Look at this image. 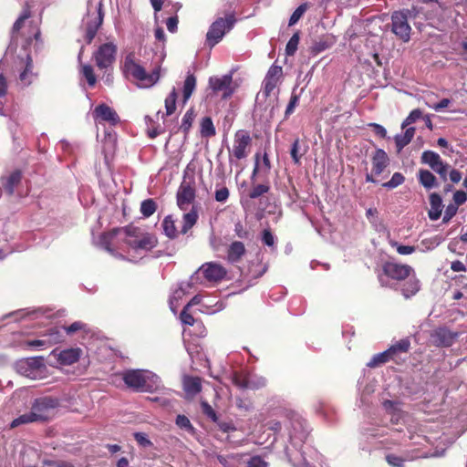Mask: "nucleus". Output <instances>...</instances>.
Masks as SVG:
<instances>
[{"label":"nucleus","instance_id":"1","mask_svg":"<svg viewBox=\"0 0 467 467\" xmlns=\"http://www.w3.org/2000/svg\"><path fill=\"white\" fill-rule=\"evenodd\" d=\"M118 242L125 243L130 251L140 256L153 249L158 244L157 237L154 234L147 232L144 228L131 224L101 234L99 244L101 247L112 253L117 247Z\"/></svg>","mask_w":467,"mask_h":467},{"label":"nucleus","instance_id":"2","mask_svg":"<svg viewBox=\"0 0 467 467\" xmlns=\"http://www.w3.org/2000/svg\"><path fill=\"white\" fill-rule=\"evenodd\" d=\"M125 384L136 391L156 392L161 389V380L155 373L145 369H129L123 372Z\"/></svg>","mask_w":467,"mask_h":467},{"label":"nucleus","instance_id":"3","mask_svg":"<svg viewBox=\"0 0 467 467\" xmlns=\"http://www.w3.org/2000/svg\"><path fill=\"white\" fill-rule=\"evenodd\" d=\"M252 137L245 130H239L234 133L233 144L228 148L229 162L239 167V161L246 159L252 149Z\"/></svg>","mask_w":467,"mask_h":467},{"label":"nucleus","instance_id":"4","mask_svg":"<svg viewBox=\"0 0 467 467\" xmlns=\"http://www.w3.org/2000/svg\"><path fill=\"white\" fill-rule=\"evenodd\" d=\"M17 373L32 379H40L47 376V366L43 357L23 358L16 362Z\"/></svg>","mask_w":467,"mask_h":467},{"label":"nucleus","instance_id":"5","mask_svg":"<svg viewBox=\"0 0 467 467\" xmlns=\"http://www.w3.org/2000/svg\"><path fill=\"white\" fill-rule=\"evenodd\" d=\"M126 73L140 82V87L148 88L153 86L160 78V68H155L151 73H147L143 67L136 63L130 56H128L124 63Z\"/></svg>","mask_w":467,"mask_h":467},{"label":"nucleus","instance_id":"6","mask_svg":"<svg viewBox=\"0 0 467 467\" xmlns=\"http://www.w3.org/2000/svg\"><path fill=\"white\" fill-rule=\"evenodd\" d=\"M102 22L103 15L101 11V4L99 3L94 7H89L81 25V28L85 32V40L87 44H90L92 42Z\"/></svg>","mask_w":467,"mask_h":467},{"label":"nucleus","instance_id":"7","mask_svg":"<svg viewBox=\"0 0 467 467\" xmlns=\"http://www.w3.org/2000/svg\"><path fill=\"white\" fill-rule=\"evenodd\" d=\"M235 19L234 15H228L225 18L220 17L216 19L210 26L207 35L206 40L207 43L213 47L216 45L225 35L227 31H229L234 25Z\"/></svg>","mask_w":467,"mask_h":467},{"label":"nucleus","instance_id":"8","mask_svg":"<svg viewBox=\"0 0 467 467\" xmlns=\"http://www.w3.org/2000/svg\"><path fill=\"white\" fill-rule=\"evenodd\" d=\"M58 401L56 399L44 397L36 400L33 403L30 412L36 421H44L52 418L54 410L57 407Z\"/></svg>","mask_w":467,"mask_h":467},{"label":"nucleus","instance_id":"9","mask_svg":"<svg viewBox=\"0 0 467 467\" xmlns=\"http://www.w3.org/2000/svg\"><path fill=\"white\" fill-rule=\"evenodd\" d=\"M409 10L396 11L391 16L392 32L403 42L410 39L411 27L408 23Z\"/></svg>","mask_w":467,"mask_h":467},{"label":"nucleus","instance_id":"10","mask_svg":"<svg viewBox=\"0 0 467 467\" xmlns=\"http://www.w3.org/2000/svg\"><path fill=\"white\" fill-rule=\"evenodd\" d=\"M286 427L290 441L295 446L300 445L306 440L308 430L306 421L299 415L292 414Z\"/></svg>","mask_w":467,"mask_h":467},{"label":"nucleus","instance_id":"11","mask_svg":"<svg viewBox=\"0 0 467 467\" xmlns=\"http://www.w3.org/2000/svg\"><path fill=\"white\" fill-rule=\"evenodd\" d=\"M201 275L209 282H218L226 275V270L220 264L209 262L199 267V269L192 275L191 279H198Z\"/></svg>","mask_w":467,"mask_h":467},{"label":"nucleus","instance_id":"12","mask_svg":"<svg viewBox=\"0 0 467 467\" xmlns=\"http://www.w3.org/2000/svg\"><path fill=\"white\" fill-rule=\"evenodd\" d=\"M116 54L117 46L112 42H109L101 45L94 53L93 57L96 65L99 68H107L114 63L116 59Z\"/></svg>","mask_w":467,"mask_h":467},{"label":"nucleus","instance_id":"13","mask_svg":"<svg viewBox=\"0 0 467 467\" xmlns=\"http://www.w3.org/2000/svg\"><path fill=\"white\" fill-rule=\"evenodd\" d=\"M282 74L283 69L281 67L276 65H272L270 67L263 81V88L261 90L262 96L265 98L271 96V94L277 88Z\"/></svg>","mask_w":467,"mask_h":467},{"label":"nucleus","instance_id":"14","mask_svg":"<svg viewBox=\"0 0 467 467\" xmlns=\"http://www.w3.org/2000/svg\"><path fill=\"white\" fill-rule=\"evenodd\" d=\"M383 272L388 277L400 281L410 276L414 269L409 265L387 262L383 265Z\"/></svg>","mask_w":467,"mask_h":467},{"label":"nucleus","instance_id":"15","mask_svg":"<svg viewBox=\"0 0 467 467\" xmlns=\"http://www.w3.org/2000/svg\"><path fill=\"white\" fill-rule=\"evenodd\" d=\"M195 199V188L192 182L183 181L177 192V204L182 211H186Z\"/></svg>","mask_w":467,"mask_h":467},{"label":"nucleus","instance_id":"16","mask_svg":"<svg viewBox=\"0 0 467 467\" xmlns=\"http://www.w3.org/2000/svg\"><path fill=\"white\" fill-rule=\"evenodd\" d=\"M459 334L452 332L446 327H439L435 329L431 335V341L437 347H451L458 338Z\"/></svg>","mask_w":467,"mask_h":467},{"label":"nucleus","instance_id":"17","mask_svg":"<svg viewBox=\"0 0 467 467\" xmlns=\"http://www.w3.org/2000/svg\"><path fill=\"white\" fill-rule=\"evenodd\" d=\"M19 84L22 87H28L35 79L36 75L33 73V62L30 56H26V61H19Z\"/></svg>","mask_w":467,"mask_h":467},{"label":"nucleus","instance_id":"18","mask_svg":"<svg viewBox=\"0 0 467 467\" xmlns=\"http://www.w3.org/2000/svg\"><path fill=\"white\" fill-rule=\"evenodd\" d=\"M93 114L96 119L107 121L110 125H116L119 122V118L117 112L113 109L105 104H100L97 106L94 109Z\"/></svg>","mask_w":467,"mask_h":467},{"label":"nucleus","instance_id":"19","mask_svg":"<svg viewBox=\"0 0 467 467\" xmlns=\"http://www.w3.org/2000/svg\"><path fill=\"white\" fill-rule=\"evenodd\" d=\"M389 159L382 149H378L372 156V170L374 174L379 175L388 167Z\"/></svg>","mask_w":467,"mask_h":467},{"label":"nucleus","instance_id":"20","mask_svg":"<svg viewBox=\"0 0 467 467\" xmlns=\"http://www.w3.org/2000/svg\"><path fill=\"white\" fill-rule=\"evenodd\" d=\"M232 83V77L230 75H224L222 78L212 77L209 79L210 88L213 91H224V97L229 96L232 93L230 85Z\"/></svg>","mask_w":467,"mask_h":467},{"label":"nucleus","instance_id":"21","mask_svg":"<svg viewBox=\"0 0 467 467\" xmlns=\"http://www.w3.org/2000/svg\"><path fill=\"white\" fill-rule=\"evenodd\" d=\"M193 280L188 282H182L179 287L172 293L170 297L169 305L171 310L175 314L179 306V300L187 293V290L192 287Z\"/></svg>","mask_w":467,"mask_h":467},{"label":"nucleus","instance_id":"22","mask_svg":"<svg viewBox=\"0 0 467 467\" xmlns=\"http://www.w3.org/2000/svg\"><path fill=\"white\" fill-rule=\"evenodd\" d=\"M421 162L428 165L433 171L444 166L446 163L441 160V156L432 150H425L420 157Z\"/></svg>","mask_w":467,"mask_h":467},{"label":"nucleus","instance_id":"23","mask_svg":"<svg viewBox=\"0 0 467 467\" xmlns=\"http://www.w3.org/2000/svg\"><path fill=\"white\" fill-rule=\"evenodd\" d=\"M183 389L188 397H194L202 390V381L199 377L186 376L183 378Z\"/></svg>","mask_w":467,"mask_h":467},{"label":"nucleus","instance_id":"24","mask_svg":"<svg viewBox=\"0 0 467 467\" xmlns=\"http://www.w3.org/2000/svg\"><path fill=\"white\" fill-rule=\"evenodd\" d=\"M80 352L78 348L62 350L57 356V360L62 365H72L79 359Z\"/></svg>","mask_w":467,"mask_h":467},{"label":"nucleus","instance_id":"25","mask_svg":"<svg viewBox=\"0 0 467 467\" xmlns=\"http://www.w3.org/2000/svg\"><path fill=\"white\" fill-rule=\"evenodd\" d=\"M430 205L429 218L432 221H436L440 218L442 211V201L438 193H431L430 195Z\"/></svg>","mask_w":467,"mask_h":467},{"label":"nucleus","instance_id":"26","mask_svg":"<svg viewBox=\"0 0 467 467\" xmlns=\"http://www.w3.org/2000/svg\"><path fill=\"white\" fill-rule=\"evenodd\" d=\"M244 254V244L242 242L235 241L233 242L228 248L227 259L231 263H237Z\"/></svg>","mask_w":467,"mask_h":467},{"label":"nucleus","instance_id":"27","mask_svg":"<svg viewBox=\"0 0 467 467\" xmlns=\"http://www.w3.org/2000/svg\"><path fill=\"white\" fill-rule=\"evenodd\" d=\"M404 130L405 131L403 133L397 134L394 137L398 153L412 140L415 134V128L413 127H409Z\"/></svg>","mask_w":467,"mask_h":467},{"label":"nucleus","instance_id":"28","mask_svg":"<svg viewBox=\"0 0 467 467\" xmlns=\"http://www.w3.org/2000/svg\"><path fill=\"white\" fill-rule=\"evenodd\" d=\"M420 288V284L418 278L415 275V272L409 276V280L401 288V293L405 298H410V296L416 295Z\"/></svg>","mask_w":467,"mask_h":467},{"label":"nucleus","instance_id":"29","mask_svg":"<svg viewBox=\"0 0 467 467\" xmlns=\"http://www.w3.org/2000/svg\"><path fill=\"white\" fill-rule=\"evenodd\" d=\"M418 178L420 183L427 190L438 185L436 177L428 170H420Z\"/></svg>","mask_w":467,"mask_h":467},{"label":"nucleus","instance_id":"30","mask_svg":"<svg viewBox=\"0 0 467 467\" xmlns=\"http://www.w3.org/2000/svg\"><path fill=\"white\" fill-rule=\"evenodd\" d=\"M198 212L197 209L192 206V210L183 214L182 233L186 234L197 222Z\"/></svg>","mask_w":467,"mask_h":467},{"label":"nucleus","instance_id":"31","mask_svg":"<svg viewBox=\"0 0 467 467\" xmlns=\"http://www.w3.org/2000/svg\"><path fill=\"white\" fill-rule=\"evenodd\" d=\"M196 88V78L192 74H189L183 84L182 88V96H183V103L185 104L189 99L191 98L192 94L193 93L194 89Z\"/></svg>","mask_w":467,"mask_h":467},{"label":"nucleus","instance_id":"32","mask_svg":"<svg viewBox=\"0 0 467 467\" xmlns=\"http://www.w3.org/2000/svg\"><path fill=\"white\" fill-rule=\"evenodd\" d=\"M44 337L49 342V346L60 343L64 340V335L59 327H51L44 335Z\"/></svg>","mask_w":467,"mask_h":467},{"label":"nucleus","instance_id":"33","mask_svg":"<svg viewBox=\"0 0 467 467\" xmlns=\"http://www.w3.org/2000/svg\"><path fill=\"white\" fill-rule=\"evenodd\" d=\"M22 174L19 171H16L9 175L5 183V190L9 195H12L15 191V187L20 182Z\"/></svg>","mask_w":467,"mask_h":467},{"label":"nucleus","instance_id":"34","mask_svg":"<svg viewBox=\"0 0 467 467\" xmlns=\"http://www.w3.org/2000/svg\"><path fill=\"white\" fill-rule=\"evenodd\" d=\"M216 133L213 120L210 117H205L201 122V134L202 137L210 138Z\"/></svg>","mask_w":467,"mask_h":467},{"label":"nucleus","instance_id":"35","mask_svg":"<svg viewBox=\"0 0 467 467\" xmlns=\"http://www.w3.org/2000/svg\"><path fill=\"white\" fill-rule=\"evenodd\" d=\"M266 385V379L264 377L255 374H248L247 389H258Z\"/></svg>","mask_w":467,"mask_h":467},{"label":"nucleus","instance_id":"36","mask_svg":"<svg viewBox=\"0 0 467 467\" xmlns=\"http://www.w3.org/2000/svg\"><path fill=\"white\" fill-rule=\"evenodd\" d=\"M162 227L165 234L168 237L174 238L177 235L175 222L171 215H168L163 219Z\"/></svg>","mask_w":467,"mask_h":467},{"label":"nucleus","instance_id":"37","mask_svg":"<svg viewBox=\"0 0 467 467\" xmlns=\"http://www.w3.org/2000/svg\"><path fill=\"white\" fill-rule=\"evenodd\" d=\"M410 346V342L409 339L404 338L392 345L389 349V353L391 357H393L398 352L406 353L409 351Z\"/></svg>","mask_w":467,"mask_h":467},{"label":"nucleus","instance_id":"38","mask_svg":"<svg viewBox=\"0 0 467 467\" xmlns=\"http://www.w3.org/2000/svg\"><path fill=\"white\" fill-rule=\"evenodd\" d=\"M392 357L389 355L388 349L382 353L375 355L370 361L367 364L369 368H375L381 364L388 362Z\"/></svg>","mask_w":467,"mask_h":467},{"label":"nucleus","instance_id":"39","mask_svg":"<svg viewBox=\"0 0 467 467\" xmlns=\"http://www.w3.org/2000/svg\"><path fill=\"white\" fill-rule=\"evenodd\" d=\"M177 91L173 88L169 96L165 99L166 115H171L176 109Z\"/></svg>","mask_w":467,"mask_h":467},{"label":"nucleus","instance_id":"40","mask_svg":"<svg viewBox=\"0 0 467 467\" xmlns=\"http://www.w3.org/2000/svg\"><path fill=\"white\" fill-rule=\"evenodd\" d=\"M157 209V204L152 199L144 200L140 204V213L145 217L151 216Z\"/></svg>","mask_w":467,"mask_h":467},{"label":"nucleus","instance_id":"41","mask_svg":"<svg viewBox=\"0 0 467 467\" xmlns=\"http://www.w3.org/2000/svg\"><path fill=\"white\" fill-rule=\"evenodd\" d=\"M194 118H195V113L192 109H188L186 111V113L184 114V116L182 118L181 129L182 130V131L185 134H187L189 132V130L192 125V122L194 120Z\"/></svg>","mask_w":467,"mask_h":467},{"label":"nucleus","instance_id":"42","mask_svg":"<svg viewBox=\"0 0 467 467\" xmlns=\"http://www.w3.org/2000/svg\"><path fill=\"white\" fill-rule=\"evenodd\" d=\"M309 5L307 3L301 4L292 14L289 18L288 26H292L296 24L299 19L303 16L306 11L308 9Z\"/></svg>","mask_w":467,"mask_h":467},{"label":"nucleus","instance_id":"43","mask_svg":"<svg viewBox=\"0 0 467 467\" xmlns=\"http://www.w3.org/2000/svg\"><path fill=\"white\" fill-rule=\"evenodd\" d=\"M299 39L300 36L298 32L295 33L289 39L285 47V53L287 56H293L296 53L297 50Z\"/></svg>","mask_w":467,"mask_h":467},{"label":"nucleus","instance_id":"44","mask_svg":"<svg viewBox=\"0 0 467 467\" xmlns=\"http://www.w3.org/2000/svg\"><path fill=\"white\" fill-rule=\"evenodd\" d=\"M422 117V111L419 109H413L409 116L403 120L401 129L404 130Z\"/></svg>","mask_w":467,"mask_h":467},{"label":"nucleus","instance_id":"45","mask_svg":"<svg viewBox=\"0 0 467 467\" xmlns=\"http://www.w3.org/2000/svg\"><path fill=\"white\" fill-rule=\"evenodd\" d=\"M404 176L400 172H395L391 179L382 184L383 187L388 189H394L404 182Z\"/></svg>","mask_w":467,"mask_h":467},{"label":"nucleus","instance_id":"46","mask_svg":"<svg viewBox=\"0 0 467 467\" xmlns=\"http://www.w3.org/2000/svg\"><path fill=\"white\" fill-rule=\"evenodd\" d=\"M31 422H36L35 419L33 418V414L32 412H27V413H25L19 417H17L16 419H15L11 424H10V427L11 428H16L19 425H22V424H27V423H31Z\"/></svg>","mask_w":467,"mask_h":467},{"label":"nucleus","instance_id":"47","mask_svg":"<svg viewBox=\"0 0 467 467\" xmlns=\"http://www.w3.org/2000/svg\"><path fill=\"white\" fill-rule=\"evenodd\" d=\"M389 244L392 247L396 248L397 252L401 255L411 254L412 253H414L416 251L415 246L400 244L396 241H390Z\"/></svg>","mask_w":467,"mask_h":467},{"label":"nucleus","instance_id":"48","mask_svg":"<svg viewBox=\"0 0 467 467\" xmlns=\"http://www.w3.org/2000/svg\"><path fill=\"white\" fill-rule=\"evenodd\" d=\"M269 189V186L266 184L254 185L249 192V197L251 199H256L264 195L265 193L268 192Z\"/></svg>","mask_w":467,"mask_h":467},{"label":"nucleus","instance_id":"49","mask_svg":"<svg viewBox=\"0 0 467 467\" xmlns=\"http://www.w3.org/2000/svg\"><path fill=\"white\" fill-rule=\"evenodd\" d=\"M247 378L248 374H240L235 372L233 374L232 381L240 389H247Z\"/></svg>","mask_w":467,"mask_h":467},{"label":"nucleus","instance_id":"50","mask_svg":"<svg viewBox=\"0 0 467 467\" xmlns=\"http://www.w3.org/2000/svg\"><path fill=\"white\" fill-rule=\"evenodd\" d=\"M82 74L86 78L89 86L92 87L96 84L97 78L91 66L84 65L82 67Z\"/></svg>","mask_w":467,"mask_h":467},{"label":"nucleus","instance_id":"51","mask_svg":"<svg viewBox=\"0 0 467 467\" xmlns=\"http://www.w3.org/2000/svg\"><path fill=\"white\" fill-rule=\"evenodd\" d=\"M176 424L182 430H185L189 432L193 431V426L192 425L190 420L185 415H178L176 418Z\"/></svg>","mask_w":467,"mask_h":467},{"label":"nucleus","instance_id":"52","mask_svg":"<svg viewBox=\"0 0 467 467\" xmlns=\"http://www.w3.org/2000/svg\"><path fill=\"white\" fill-rule=\"evenodd\" d=\"M87 325L81 321H76L68 327H62L68 335H72L80 330H86Z\"/></svg>","mask_w":467,"mask_h":467},{"label":"nucleus","instance_id":"53","mask_svg":"<svg viewBox=\"0 0 467 467\" xmlns=\"http://www.w3.org/2000/svg\"><path fill=\"white\" fill-rule=\"evenodd\" d=\"M30 16L28 9H25L13 26V33L18 32L23 26L24 22Z\"/></svg>","mask_w":467,"mask_h":467},{"label":"nucleus","instance_id":"54","mask_svg":"<svg viewBox=\"0 0 467 467\" xmlns=\"http://www.w3.org/2000/svg\"><path fill=\"white\" fill-rule=\"evenodd\" d=\"M229 190L227 187L223 186L219 189H216L214 198L219 202H225L229 198Z\"/></svg>","mask_w":467,"mask_h":467},{"label":"nucleus","instance_id":"55","mask_svg":"<svg viewBox=\"0 0 467 467\" xmlns=\"http://www.w3.org/2000/svg\"><path fill=\"white\" fill-rule=\"evenodd\" d=\"M298 102H299V96L298 95H296V94H292L291 98H290V101L286 107V109H285V117H288L289 115H291L296 107L298 105Z\"/></svg>","mask_w":467,"mask_h":467},{"label":"nucleus","instance_id":"56","mask_svg":"<svg viewBox=\"0 0 467 467\" xmlns=\"http://www.w3.org/2000/svg\"><path fill=\"white\" fill-rule=\"evenodd\" d=\"M299 150V140H296L290 150L291 157L296 164L300 163L301 154L298 153Z\"/></svg>","mask_w":467,"mask_h":467},{"label":"nucleus","instance_id":"57","mask_svg":"<svg viewBox=\"0 0 467 467\" xmlns=\"http://www.w3.org/2000/svg\"><path fill=\"white\" fill-rule=\"evenodd\" d=\"M262 241L265 245H267L269 247H274L275 236L273 235V234L271 233L270 230L265 229L263 231Z\"/></svg>","mask_w":467,"mask_h":467},{"label":"nucleus","instance_id":"58","mask_svg":"<svg viewBox=\"0 0 467 467\" xmlns=\"http://www.w3.org/2000/svg\"><path fill=\"white\" fill-rule=\"evenodd\" d=\"M49 342L46 337L42 339L30 340L26 342V346L36 348H49Z\"/></svg>","mask_w":467,"mask_h":467},{"label":"nucleus","instance_id":"59","mask_svg":"<svg viewBox=\"0 0 467 467\" xmlns=\"http://www.w3.org/2000/svg\"><path fill=\"white\" fill-rule=\"evenodd\" d=\"M136 441L142 447H150L152 445L151 441L148 439L147 435L142 432L134 433Z\"/></svg>","mask_w":467,"mask_h":467},{"label":"nucleus","instance_id":"60","mask_svg":"<svg viewBox=\"0 0 467 467\" xmlns=\"http://www.w3.org/2000/svg\"><path fill=\"white\" fill-rule=\"evenodd\" d=\"M429 108L434 109L435 111H441L443 109L447 108L451 104V100L449 99H442L440 102L436 104L426 103Z\"/></svg>","mask_w":467,"mask_h":467},{"label":"nucleus","instance_id":"61","mask_svg":"<svg viewBox=\"0 0 467 467\" xmlns=\"http://www.w3.org/2000/svg\"><path fill=\"white\" fill-rule=\"evenodd\" d=\"M453 201L456 206L463 204L467 201V192L457 191L453 194Z\"/></svg>","mask_w":467,"mask_h":467},{"label":"nucleus","instance_id":"62","mask_svg":"<svg viewBox=\"0 0 467 467\" xmlns=\"http://www.w3.org/2000/svg\"><path fill=\"white\" fill-rule=\"evenodd\" d=\"M202 408L205 415H207L213 420H216V413L207 401H202Z\"/></svg>","mask_w":467,"mask_h":467},{"label":"nucleus","instance_id":"63","mask_svg":"<svg viewBox=\"0 0 467 467\" xmlns=\"http://www.w3.org/2000/svg\"><path fill=\"white\" fill-rule=\"evenodd\" d=\"M188 310L189 308H186V306H184L180 317L183 324L192 326L194 323V318L191 314L188 313Z\"/></svg>","mask_w":467,"mask_h":467},{"label":"nucleus","instance_id":"64","mask_svg":"<svg viewBox=\"0 0 467 467\" xmlns=\"http://www.w3.org/2000/svg\"><path fill=\"white\" fill-rule=\"evenodd\" d=\"M247 466L248 467H267V462H265L261 457L254 456L249 460Z\"/></svg>","mask_w":467,"mask_h":467}]
</instances>
